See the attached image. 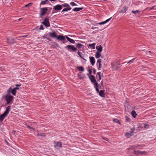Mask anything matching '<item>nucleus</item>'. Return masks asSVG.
Here are the masks:
<instances>
[{"mask_svg": "<svg viewBox=\"0 0 156 156\" xmlns=\"http://www.w3.org/2000/svg\"><path fill=\"white\" fill-rule=\"evenodd\" d=\"M10 106H8L6 108L5 111L2 115H0V120L2 121L5 116L8 114L11 109Z\"/></svg>", "mask_w": 156, "mask_h": 156, "instance_id": "nucleus-1", "label": "nucleus"}, {"mask_svg": "<svg viewBox=\"0 0 156 156\" xmlns=\"http://www.w3.org/2000/svg\"><path fill=\"white\" fill-rule=\"evenodd\" d=\"M135 129L134 127L132 128L131 129V131L130 132H126L125 133V135L127 138H129L133 135V132Z\"/></svg>", "mask_w": 156, "mask_h": 156, "instance_id": "nucleus-2", "label": "nucleus"}, {"mask_svg": "<svg viewBox=\"0 0 156 156\" xmlns=\"http://www.w3.org/2000/svg\"><path fill=\"white\" fill-rule=\"evenodd\" d=\"M5 100L6 101L7 104H8L10 103L12 100L13 97L12 95H6L5 96Z\"/></svg>", "mask_w": 156, "mask_h": 156, "instance_id": "nucleus-3", "label": "nucleus"}, {"mask_svg": "<svg viewBox=\"0 0 156 156\" xmlns=\"http://www.w3.org/2000/svg\"><path fill=\"white\" fill-rule=\"evenodd\" d=\"M68 49L69 51H75L77 50V49L76 48L74 47L73 45H68L66 47Z\"/></svg>", "mask_w": 156, "mask_h": 156, "instance_id": "nucleus-4", "label": "nucleus"}, {"mask_svg": "<svg viewBox=\"0 0 156 156\" xmlns=\"http://www.w3.org/2000/svg\"><path fill=\"white\" fill-rule=\"evenodd\" d=\"M42 23L46 27H49L50 26V23L49 22V19L47 17L44 19L43 22H42Z\"/></svg>", "mask_w": 156, "mask_h": 156, "instance_id": "nucleus-5", "label": "nucleus"}, {"mask_svg": "<svg viewBox=\"0 0 156 156\" xmlns=\"http://www.w3.org/2000/svg\"><path fill=\"white\" fill-rule=\"evenodd\" d=\"M48 10V9L47 7L43 8L41 9V13L40 15L43 16L44 14L46 13L47 11Z\"/></svg>", "mask_w": 156, "mask_h": 156, "instance_id": "nucleus-6", "label": "nucleus"}, {"mask_svg": "<svg viewBox=\"0 0 156 156\" xmlns=\"http://www.w3.org/2000/svg\"><path fill=\"white\" fill-rule=\"evenodd\" d=\"M54 147L55 148H57V149L62 147V143L60 142H54Z\"/></svg>", "mask_w": 156, "mask_h": 156, "instance_id": "nucleus-7", "label": "nucleus"}, {"mask_svg": "<svg viewBox=\"0 0 156 156\" xmlns=\"http://www.w3.org/2000/svg\"><path fill=\"white\" fill-rule=\"evenodd\" d=\"M142 147V146L141 145H134L131 146L129 147L128 149L129 150H133L136 148L140 149Z\"/></svg>", "mask_w": 156, "mask_h": 156, "instance_id": "nucleus-8", "label": "nucleus"}, {"mask_svg": "<svg viewBox=\"0 0 156 156\" xmlns=\"http://www.w3.org/2000/svg\"><path fill=\"white\" fill-rule=\"evenodd\" d=\"M53 9L56 11H59L62 9V7L61 5L58 4L54 6Z\"/></svg>", "mask_w": 156, "mask_h": 156, "instance_id": "nucleus-9", "label": "nucleus"}, {"mask_svg": "<svg viewBox=\"0 0 156 156\" xmlns=\"http://www.w3.org/2000/svg\"><path fill=\"white\" fill-rule=\"evenodd\" d=\"M112 69L114 70H116L119 68V64H117L112 63Z\"/></svg>", "mask_w": 156, "mask_h": 156, "instance_id": "nucleus-10", "label": "nucleus"}, {"mask_svg": "<svg viewBox=\"0 0 156 156\" xmlns=\"http://www.w3.org/2000/svg\"><path fill=\"white\" fill-rule=\"evenodd\" d=\"M7 43L10 44H13L15 42V39L14 38H11L7 39Z\"/></svg>", "mask_w": 156, "mask_h": 156, "instance_id": "nucleus-11", "label": "nucleus"}, {"mask_svg": "<svg viewBox=\"0 0 156 156\" xmlns=\"http://www.w3.org/2000/svg\"><path fill=\"white\" fill-rule=\"evenodd\" d=\"M56 38L57 39L62 41H64L65 39V37L63 35H61L57 36Z\"/></svg>", "mask_w": 156, "mask_h": 156, "instance_id": "nucleus-12", "label": "nucleus"}, {"mask_svg": "<svg viewBox=\"0 0 156 156\" xmlns=\"http://www.w3.org/2000/svg\"><path fill=\"white\" fill-rule=\"evenodd\" d=\"M49 34L50 37L53 38H56L57 37L56 33L55 31L49 33Z\"/></svg>", "mask_w": 156, "mask_h": 156, "instance_id": "nucleus-13", "label": "nucleus"}, {"mask_svg": "<svg viewBox=\"0 0 156 156\" xmlns=\"http://www.w3.org/2000/svg\"><path fill=\"white\" fill-rule=\"evenodd\" d=\"M89 77L92 83L96 81L95 78L93 75H91Z\"/></svg>", "mask_w": 156, "mask_h": 156, "instance_id": "nucleus-14", "label": "nucleus"}, {"mask_svg": "<svg viewBox=\"0 0 156 156\" xmlns=\"http://www.w3.org/2000/svg\"><path fill=\"white\" fill-rule=\"evenodd\" d=\"M49 3V2L48 0H46L45 1H41V2L40 4V6L41 7V5L48 4Z\"/></svg>", "mask_w": 156, "mask_h": 156, "instance_id": "nucleus-15", "label": "nucleus"}, {"mask_svg": "<svg viewBox=\"0 0 156 156\" xmlns=\"http://www.w3.org/2000/svg\"><path fill=\"white\" fill-rule=\"evenodd\" d=\"M90 59L92 65L93 66L95 62L94 58L93 57H90Z\"/></svg>", "mask_w": 156, "mask_h": 156, "instance_id": "nucleus-16", "label": "nucleus"}, {"mask_svg": "<svg viewBox=\"0 0 156 156\" xmlns=\"http://www.w3.org/2000/svg\"><path fill=\"white\" fill-rule=\"evenodd\" d=\"M105 90H101L99 92V95L102 97H104L105 94H104Z\"/></svg>", "mask_w": 156, "mask_h": 156, "instance_id": "nucleus-17", "label": "nucleus"}, {"mask_svg": "<svg viewBox=\"0 0 156 156\" xmlns=\"http://www.w3.org/2000/svg\"><path fill=\"white\" fill-rule=\"evenodd\" d=\"M83 9V7H82L80 8H74L73 10L74 12H78Z\"/></svg>", "mask_w": 156, "mask_h": 156, "instance_id": "nucleus-18", "label": "nucleus"}, {"mask_svg": "<svg viewBox=\"0 0 156 156\" xmlns=\"http://www.w3.org/2000/svg\"><path fill=\"white\" fill-rule=\"evenodd\" d=\"M102 48H103L102 46L101 45L97 46L96 47V48L97 50L98 51H99L100 52H101L102 50Z\"/></svg>", "mask_w": 156, "mask_h": 156, "instance_id": "nucleus-19", "label": "nucleus"}, {"mask_svg": "<svg viewBox=\"0 0 156 156\" xmlns=\"http://www.w3.org/2000/svg\"><path fill=\"white\" fill-rule=\"evenodd\" d=\"M112 18V17H111L110 18L107 20H106L105 21H103V22H100V23H98V24H99V25L104 24L108 22Z\"/></svg>", "mask_w": 156, "mask_h": 156, "instance_id": "nucleus-20", "label": "nucleus"}, {"mask_svg": "<svg viewBox=\"0 0 156 156\" xmlns=\"http://www.w3.org/2000/svg\"><path fill=\"white\" fill-rule=\"evenodd\" d=\"M66 38L67 39V40L70 42V43H72V44H74L75 42V41L74 40H73V39H71L69 37H68L66 36Z\"/></svg>", "mask_w": 156, "mask_h": 156, "instance_id": "nucleus-21", "label": "nucleus"}, {"mask_svg": "<svg viewBox=\"0 0 156 156\" xmlns=\"http://www.w3.org/2000/svg\"><path fill=\"white\" fill-rule=\"evenodd\" d=\"M99 51H97L95 55V57L96 58H99L101 56V53Z\"/></svg>", "mask_w": 156, "mask_h": 156, "instance_id": "nucleus-22", "label": "nucleus"}, {"mask_svg": "<svg viewBox=\"0 0 156 156\" xmlns=\"http://www.w3.org/2000/svg\"><path fill=\"white\" fill-rule=\"evenodd\" d=\"M46 136L45 133H38L37 134V136Z\"/></svg>", "mask_w": 156, "mask_h": 156, "instance_id": "nucleus-23", "label": "nucleus"}, {"mask_svg": "<svg viewBox=\"0 0 156 156\" xmlns=\"http://www.w3.org/2000/svg\"><path fill=\"white\" fill-rule=\"evenodd\" d=\"M72 8L70 7H66L62 10V12L65 11H67L71 10Z\"/></svg>", "mask_w": 156, "mask_h": 156, "instance_id": "nucleus-24", "label": "nucleus"}, {"mask_svg": "<svg viewBox=\"0 0 156 156\" xmlns=\"http://www.w3.org/2000/svg\"><path fill=\"white\" fill-rule=\"evenodd\" d=\"M127 9V8L126 6H124L122 9L119 12L120 13H124L125 12Z\"/></svg>", "mask_w": 156, "mask_h": 156, "instance_id": "nucleus-25", "label": "nucleus"}, {"mask_svg": "<svg viewBox=\"0 0 156 156\" xmlns=\"http://www.w3.org/2000/svg\"><path fill=\"white\" fill-rule=\"evenodd\" d=\"M131 114L132 116L134 118H135L137 115L136 112L134 110L132 111L131 112Z\"/></svg>", "mask_w": 156, "mask_h": 156, "instance_id": "nucleus-26", "label": "nucleus"}, {"mask_svg": "<svg viewBox=\"0 0 156 156\" xmlns=\"http://www.w3.org/2000/svg\"><path fill=\"white\" fill-rule=\"evenodd\" d=\"M153 53L151 52V51H147L146 52V55L148 57H151L152 56L151 54Z\"/></svg>", "mask_w": 156, "mask_h": 156, "instance_id": "nucleus-27", "label": "nucleus"}, {"mask_svg": "<svg viewBox=\"0 0 156 156\" xmlns=\"http://www.w3.org/2000/svg\"><path fill=\"white\" fill-rule=\"evenodd\" d=\"M78 54L79 55L80 57L81 58L83 59V60L86 61V60L84 58H83V57L82 56L83 54H82V53L80 52H79V51L78 52Z\"/></svg>", "mask_w": 156, "mask_h": 156, "instance_id": "nucleus-28", "label": "nucleus"}, {"mask_svg": "<svg viewBox=\"0 0 156 156\" xmlns=\"http://www.w3.org/2000/svg\"><path fill=\"white\" fill-rule=\"evenodd\" d=\"M77 69L80 71L83 72L84 71V69L83 66H77Z\"/></svg>", "mask_w": 156, "mask_h": 156, "instance_id": "nucleus-29", "label": "nucleus"}, {"mask_svg": "<svg viewBox=\"0 0 156 156\" xmlns=\"http://www.w3.org/2000/svg\"><path fill=\"white\" fill-rule=\"evenodd\" d=\"M96 45V44L93 43L92 44H90L89 45V46L91 48L93 49H95V46Z\"/></svg>", "mask_w": 156, "mask_h": 156, "instance_id": "nucleus-30", "label": "nucleus"}, {"mask_svg": "<svg viewBox=\"0 0 156 156\" xmlns=\"http://www.w3.org/2000/svg\"><path fill=\"white\" fill-rule=\"evenodd\" d=\"M16 92V90L14 88L12 90L11 93L13 95H15Z\"/></svg>", "mask_w": 156, "mask_h": 156, "instance_id": "nucleus-31", "label": "nucleus"}, {"mask_svg": "<svg viewBox=\"0 0 156 156\" xmlns=\"http://www.w3.org/2000/svg\"><path fill=\"white\" fill-rule=\"evenodd\" d=\"M61 5H62V8L63 7H70V5L66 3H64V4H62Z\"/></svg>", "mask_w": 156, "mask_h": 156, "instance_id": "nucleus-32", "label": "nucleus"}, {"mask_svg": "<svg viewBox=\"0 0 156 156\" xmlns=\"http://www.w3.org/2000/svg\"><path fill=\"white\" fill-rule=\"evenodd\" d=\"M33 4L32 3H29L28 4L25 5V6L26 7H28L29 8L31 6V5Z\"/></svg>", "mask_w": 156, "mask_h": 156, "instance_id": "nucleus-33", "label": "nucleus"}, {"mask_svg": "<svg viewBox=\"0 0 156 156\" xmlns=\"http://www.w3.org/2000/svg\"><path fill=\"white\" fill-rule=\"evenodd\" d=\"M134 154L136 155L140 154V151H134Z\"/></svg>", "mask_w": 156, "mask_h": 156, "instance_id": "nucleus-34", "label": "nucleus"}, {"mask_svg": "<svg viewBox=\"0 0 156 156\" xmlns=\"http://www.w3.org/2000/svg\"><path fill=\"white\" fill-rule=\"evenodd\" d=\"M70 4L72 6H77L76 4L73 2H71L70 3Z\"/></svg>", "mask_w": 156, "mask_h": 156, "instance_id": "nucleus-35", "label": "nucleus"}, {"mask_svg": "<svg viewBox=\"0 0 156 156\" xmlns=\"http://www.w3.org/2000/svg\"><path fill=\"white\" fill-rule=\"evenodd\" d=\"M135 58H134L133 59H132V60H130L127 63V64H130L131 63H133V62L134 60L135 59Z\"/></svg>", "mask_w": 156, "mask_h": 156, "instance_id": "nucleus-36", "label": "nucleus"}, {"mask_svg": "<svg viewBox=\"0 0 156 156\" xmlns=\"http://www.w3.org/2000/svg\"><path fill=\"white\" fill-rule=\"evenodd\" d=\"M83 45L80 43L77 44L76 46L78 48H80Z\"/></svg>", "mask_w": 156, "mask_h": 156, "instance_id": "nucleus-37", "label": "nucleus"}, {"mask_svg": "<svg viewBox=\"0 0 156 156\" xmlns=\"http://www.w3.org/2000/svg\"><path fill=\"white\" fill-rule=\"evenodd\" d=\"M101 73L100 72H98L97 73V75L99 76V80H101Z\"/></svg>", "mask_w": 156, "mask_h": 156, "instance_id": "nucleus-38", "label": "nucleus"}, {"mask_svg": "<svg viewBox=\"0 0 156 156\" xmlns=\"http://www.w3.org/2000/svg\"><path fill=\"white\" fill-rule=\"evenodd\" d=\"M93 83L94 84V85H95V87H98V83L96 81H95V82Z\"/></svg>", "mask_w": 156, "mask_h": 156, "instance_id": "nucleus-39", "label": "nucleus"}, {"mask_svg": "<svg viewBox=\"0 0 156 156\" xmlns=\"http://www.w3.org/2000/svg\"><path fill=\"white\" fill-rule=\"evenodd\" d=\"M26 126L28 128V129H30V130L32 129L33 130H34V129L33 128V127H30L29 125H26Z\"/></svg>", "mask_w": 156, "mask_h": 156, "instance_id": "nucleus-40", "label": "nucleus"}, {"mask_svg": "<svg viewBox=\"0 0 156 156\" xmlns=\"http://www.w3.org/2000/svg\"><path fill=\"white\" fill-rule=\"evenodd\" d=\"M126 120L127 122H130V118H129L127 116H126Z\"/></svg>", "mask_w": 156, "mask_h": 156, "instance_id": "nucleus-41", "label": "nucleus"}, {"mask_svg": "<svg viewBox=\"0 0 156 156\" xmlns=\"http://www.w3.org/2000/svg\"><path fill=\"white\" fill-rule=\"evenodd\" d=\"M139 12H140V11L138 10H136L135 11L133 10L132 11V13H134V14L138 13Z\"/></svg>", "mask_w": 156, "mask_h": 156, "instance_id": "nucleus-42", "label": "nucleus"}, {"mask_svg": "<svg viewBox=\"0 0 156 156\" xmlns=\"http://www.w3.org/2000/svg\"><path fill=\"white\" fill-rule=\"evenodd\" d=\"M113 121L114 122L117 123H119V121L117 119H114Z\"/></svg>", "mask_w": 156, "mask_h": 156, "instance_id": "nucleus-43", "label": "nucleus"}, {"mask_svg": "<svg viewBox=\"0 0 156 156\" xmlns=\"http://www.w3.org/2000/svg\"><path fill=\"white\" fill-rule=\"evenodd\" d=\"M12 90L11 88H9V89L7 90V92L8 94L10 93L11 92V93Z\"/></svg>", "mask_w": 156, "mask_h": 156, "instance_id": "nucleus-44", "label": "nucleus"}, {"mask_svg": "<svg viewBox=\"0 0 156 156\" xmlns=\"http://www.w3.org/2000/svg\"><path fill=\"white\" fill-rule=\"evenodd\" d=\"M146 152L145 151H140V154H145L146 153Z\"/></svg>", "mask_w": 156, "mask_h": 156, "instance_id": "nucleus-45", "label": "nucleus"}, {"mask_svg": "<svg viewBox=\"0 0 156 156\" xmlns=\"http://www.w3.org/2000/svg\"><path fill=\"white\" fill-rule=\"evenodd\" d=\"M40 29L41 30H43L44 29L43 26L42 25H41L40 27Z\"/></svg>", "mask_w": 156, "mask_h": 156, "instance_id": "nucleus-46", "label": "nucleus"}, {"mask_svg": "<svg viewBox=\"0 0 156 156\" xmlns=\"http://www.w3.org/2000/svg\"><path fill=\"white\" fill-rule=\"evenodd\" d=\"M102 61V60L101 59H99L98 61H97V63H101V62Z\"/></svg>", "mask_w": 156, "mask_h": 156, "instance_id": "nucleus-47", "label": "nucleus"}, {"mask_svg": "<svg viewBox=\"0 0 156 156\" xmlns=\"http://www.w3.org/2000/svg\"><path fill=\"white\" fill-rule=\"evenodd\" d=\"M154 6H152V7H150V8H147V9H149V10H151V9H153L154 8Z\"/></svg>", "mask_w": 156, "mask_h": 156, "instance_id": "nucleus-48", "label": "nucleus"}, {"mask_svg": "<svg viewBox=\"0 0 156 156\" xmlns=\"http://www.w3.org/2000/svg\"><path fill=\"white\" fill-rule=\"evenodd\" d=\"M93 73L94 74H95L96 73V70L94 68L93 69Z\"/></svg>", "mask_w": 156, "mask_h": 156, "instance_id": "nucleus-49", "label": "nucleus"}, {"mask_svg": "<svg viewBox=\"0 0 156 156\" xmlns=\"http://www.w3.org/2000/svg\"><path fill=\"white\" fill-rule=\"evenodd\" d=\"M98 87H97L96 88V90L97 92H99Z\"/></svg>", "mask_w": 156, "mask_h": 156, "instance_id": "nucleus-50", "label": "nucleus"}, {"mask_svg": "<svg viewBox=\"0 0 156 156\" xmlns=\"http://www.w3.org/2000/svg\"><path fill=\"white\" fill-rule=\"evenodd\" d=\"M99 68H101V63H99Z\"/></svg>", "mask_w": 156, "mask_h": 156, "instance_id": "nucleus-51", "label": "nucleus"}, {"mask_svg": "<svg viewBox=\"0 0 156 156\" xmlns=\"http://www.w3.org/2000/svg\"><path fill=\"white\" fill-rule=\"evenodd\" d=\"M14 88L16 90H19V87H15V88Z\"/></svg>", "mask_w": 156, "mask_h": 156, "instance_id": "nucleus-52", "label": "nucleus"}, {"mask_svg": "<svg viewBox=\"0 0 156 156\" xmlns=\"http://www.w3.org/2000/svg\"><path fill=\"white\" fill-rule=\"evenodd\" d=\"M27 36H20V37H26Z\"/></svg>", "mask_w": 156, "mask_h": 156, "instance_id": "nucleus-53", "label": "nucleus"}, {"mask_svg": "<svg viewBox=\"0 0 156 156\" xmlns=\"http://www.w3.org/2000/svg\"><path fill=\"white\" fill-rule=\"evenodd\" d=\"M89 74H91V71L90 70L89 71Z\"/></svg>", "mask_w": 156, "mask_h": 156, "instance_id": "nucleus-54", "label": "nucleus"}, {"mask_svg": "<svg viewBox=\"0 0 156 156\" xmlns=\"http://www.w3.org/2000/svg\"><path fill=\"white\" fill-rule=\"evenodd\" d=\"M20 86V85H19V84H16V87H19V86Z\"/></svg>", "mask_w": 156, "mask_h": 156, "instance_id": "nucleus-55", "label": "nucleus"}, {"mask_svg": "<svg viewBox=\"0 0 156 156\" xmlns=\"http://www.w3.org/2000/svg\"><path fill=\"white\" fill-rule=\"evenodd\" d=\"M42 37L44 39L47 38V37L45 36H43Z\"/></svg>", "mask_w": 156, "mask_h": 156, "instance_id": "nucleus-56", "label": "nucleus"}, {"mask_svg": "<svg viewBox=\"0 0 156 156\" xmlns=\"http://www.w3.org/2000/svg\"><path fill=\"white\" fill-rule=\"evenodd\" d=\"M47 40L50 41H51V40L49 38H47Z\"/></svg>", "mask_w": 156, "mask_h": 156, "instance_id": "nucleus-57", "label": "nucleus"}, {"mask_svg": "<svg viewBox=\"0 0 156 156\" xmlns=\"http://www.w3.org/2000/svg\"><path fill=\"white\" fill-rule=\"evenodd\" d=\"M22 19V18H21L19 19L18 20H19V21H20V20H21Z\"/></svg>", "mask_w": 156, "mask_h": 156, "instance_id": "nucleus-58", "label": "nucleus"}, {"mask_svg": "<svg viewBox=\"0 0 156 156\" xmlns=\"http://www.w3.org/2000/svg\"><path fill=\"white\" fill-rule=\"evenodd\" d=\"M103 139H104L105 140H107L106 139H105V138H103Z\"/></svg>", "mask_w": 156, "mask_h": 156, "instance_id": "nucleus-59", "label": "nucleus"}, {"mask_svg": "<svg viewBox=\"0 0 156 156\" xmlns=\"http://www.w3.org/2000/svg\"><path fill=\"white\" fill-rule=\"evenodd\" d=\"M101 84L102 85L103 83H102V81L101 82Z\"/></svg>", "mask_w": 156, "mask_h": 156, "instance_id": "nucleus-60", "label": "nucleus"}, {"mask_svg": "<svg viewBox=\"0 0 156 156\" xmlns=\"http://www.w3.org/2000/svg\"><path fill=\"white\" fill-rule=\"evenodd\" d=\"M75 2H77V1H74Z\"/></svg>", "mask_w": 156, "mask_h": 156, "instance_id": "nucleus-61", "label": "nucleus"}, {"mask_svg": "<svg viewBox=\"0 0 156 156\" xmlns=\"http://www.w3.org/2000/svg\"><path fill=\"white\" fill-rule=\"evenodd\" d=\"M56 44V46H57L58 44Z\"/></svg>", "mask_w": 156, "mask_h": 156, "instance_id": "nucleus-62", "label": "nucleus"}]
</instances>
